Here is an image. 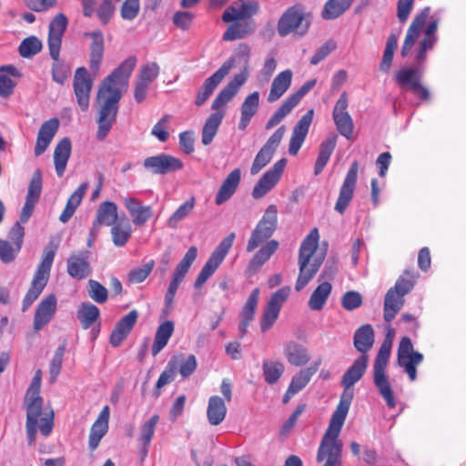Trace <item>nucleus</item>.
<instances>
[{
    "label": "nucleus",
    "mask_w": 466,
    "mask_h": 466,
    "mask_svg": "<svg viewBox=\"0 0 466 466\" xmlns=\"http://www.w3.org/2000/svg\"><path fill=\"white\" fill-rule=\"evenodd\" d=\"M422 69L418 66L414 67H404L400 69L395 76L396 81L399 85L406 87L407 86L412 89V84L414 82H420V75L422 73Z\"/></svg>",
    "instance_id": "54"
},
{
    "label": "nucleus",
    "mask_w": 466,
    "mask_h": 466,
    "mask_svg": "<svg viewBox=\"0 0 466 466\" xmlns=\"http://www.w3.org/2000/svg\"><path fill=\"white\" fill-rule=\"evenodd\" d=\"M259 107V93L254 91L246 96L240 106L238 129L245 130Z\"/></svg>",
    "instance_id": "34"
},
{
    "label": "nucleus",
    "mask_w": 466,
    "mask_h": 466,
    "mask_svg": "<svg viewBox=\"0 0 466 466\" xmlns=\"http://www.w3.org/2000/svg\"><path fill=\"white\" fill-rule=\"evenodd\" d=\"M42 48L40 40L35 36L24 39L19 46V53L23 57H31L36 55Z\"/></svg>",
    "instance_id": "57"
},
{
    "label": "nucleus",
    "mask_w": 466,
    "mask_h": 466,
    "mask_svg": "<svg viewBox=\"0 0 466 466\" xmlns=\"http://www.w3.org/2000/svg\"><path fill=\"white\" fill-rule=\"evenodd\" d=\"M86 38H90L89 52V67L93 73L99 70L101 62L104 57V35L101 30L96 29L84 34Z\"/></svg>",
    "instance_id": "23"
},
{
    "label": "nucleus",
    "mask_w": 466,
    "mask_h": 466,
    "mask_svg": "<svg viewBox=\"0 0 466 466\" xmlns=\"http://www.w3.org/2000/svg\"><path fill=\"white\" fill-rule=\"evenodd\" d=\"M195 200L190 198L180 205L177 210L169 217L167 226L170 228H177L179 222L185 219L194 209Z\"/></svg>",
    "instance_id": "55"
},
{
    "label": "nucleus",
    "mask_w": 466,
    "mask_h": 466,
    "mask_svg": "<svg viewBox=\"0 0 466 466\" xmlns=\"http://www.w3.org/2000/svg\"><path fill=\"white\" fill-rule=\"evenodd\" d=\"M374 340V330L370 324L360 326L353 336L354 347L361 355H367L368 351L372 348Z\"/></svg>",
    "instance_id": "37"
},
{
    "label": "nucleus",
    "mask_w": 466,
    "mask_h": 466,
    "mask_svg": "<svg viewBox=\"0 0 466 466\" xmlns=\"http://www.w3.org/2000/svg\"><path fill=\"white\" fill-rule=\"evenodd\" d=\"M287 165V160L281 158L277 161L255 185L252 190V197L256 199L263 198L268 191H270L279 181L284 168Z\"/></svg>",
    "instance_id": "19"
},
{
    "label": "nucleus",
    "mask_w": 466,
    "mask_h": 466,
    "mask_svg": "<svg viewBox=\"0 0 466 466\" xmlns=\"http://www.w3.org/2000/svg\"><path fill=\"white\" fill-rule=\"evenodd\" d=\"M109 416V407L105 406L91 427L88 441L90 450H96L98 447L101 439L106 433L108 430Z\"/></svg>",
    "instance_id": "32"
},
{
    "label": "nucleus",
    "mask_w": 466,
    "mask_h": 466,
    "mask_svg": "<svg viewBox=\"0 0 466 466\" xmlns=\"http://www.w3.org/2000/svg\"><path fill=\"white\" fill-rule=\"evenodd\" d=\"M313 109L309 110L293 128L292 135L289 140V152L290 155H297L300 149L310 127L313 119Z\"/></svg>",
    "instance_id": "25"
},
{
    "label": "nucleus",
    "mask_w": 466,
    "mask_h": 466,
    "mask_svg": "<svg viewBox=\"0 0 466 466\" xmlns=\"http://www.w3.org/2000/svg\"><path fill=\"white\" fill-rule=\"evenodd\" d=\"M93 87V79L87 69L84 66L76 68L74 76L73 88L80 109L85 112L89 107L90 93Z\"/></svg>",
    "instance_id": "16"
},
{
    "label": "nucleus",
    "mask_w": 466,
    "mask_h": 466,
    "mask_svg": "<svg viewBox=\"0 0 466 466\" xmlns=\"http://www.w3.org/2000/svg\"><path fill=\"white\" fill-rule=\"evenodd\" d=\"M158 74V65L155 62L147 63L141 66L137 81L151 85V83L157 77Z\"/></svg>",
    "instance_id": "64"
},
{
    "label": "nucleus",
    "mask_w": 466,
    "mask_h": 466,
    "mask_svg": "<svg viewBox=\"0 0 466 466\" xmlns=\"http://www.w3.org/2000/svg\"><path fill=\"white\" fill-rule=\"evenodd\" d=\"M117 222V206L111 201L101 203L93 223L100 227L101 225L113 226Z\"/></svg>",
    "instance_id": "44"
},
{
    "label": "nucleus",
    "mask_w": 466,
    "mask_h": 466,
    "mask_svg": "<svg viewBox=\"0 0 466 466\" xmlns=\"http://www.w3.org/2000/svg\"><path fill=\"white\" fill-rule=\"evenodd\" d=\"M292 71L286 69L277 75L273 79L271 87L268 96V101L273 103L279 100L289 88L292 82Z\"/></svg>",
    "instance_id": "36"
},
{
    "label": "nucleus",
    "mask_w": 466,
    "mask_h": 466,
    "mask_svg": "<svg viewBox=\"0 0 466 466\" xmlns=\"http://www.w3.org/2000/svg\"><path fill=\"white\" fill-rule=\"evenodd\" d=\"M390 350L391 341L385 339L380 347L373 365V382L387 405L393 409L396 407V400L389 378L386 375V368L390 356Z\"/></svg>",
    "instance_id": "5"
},
{
    "label": "nucleus",
    "mask_w": 466,
    "mask_h": 466,
    "mask_svg": "<svg viewBox=\"0 0 466 466\" xmlns=\"http://www.w3.org/2000/svg\"><path fill=\"white\" fill-rule=\"evenodd\" d=\"M316 85V80L312 79L303 84L300 88L296 92L289 96L277 109V111L271 116L266 124V129H271L278 124H279L300 102L302 97L313 88Z\"/></svg>",
    "instance_id": "13"
},
{
    "label": "nucleus",
    "mask_w": 466,
    "mask_h": 466,
    "mask_svg": "<svg viewBox=\"0 0 466 466\" xmlns=\"http://www.w3.org/2000/svg\"><path fill=\"white\" fill-rule=\"evenodd\" d=\"M71 154V142L65 137L59 141L54 151V163L56 175L61 177L66 170Z\"/></svg>",
    "instance_id": "41"
},
{
    "label": "nucleus",
    "mask_w": 466,
    "mask_h": 466,
    "mask_svg": "<svg viewBox=\"0 0 466 466\" xmlns=\"http://www.w3.org/2000/svg\"><path fill=\"white\" fill-rule=\"evenodd\" d=\"M285 371V365L279 360H264L262 372L265 381L273 385L279 381Z\"/></svg>",
    "instance_id": "50"
},
{
    "label": "nucleus",
    "mask_w": 466,
    "mask_h": 466,
    "mask_svg": "<svg viewBox=\"0 0 466 466\" xmlns=\"http://www.w3.org/2000/svg\"><path fill=\"white\" fill-rule=\"evenodd\" d=\"M224 116L225 111H215L206 119L201 131V142L204 146H208L212 143Z\"/></svg>",
    "instance_id": "38"
},
{
    "label": "nucleus",
    "mask_w": 466,
    "mask_h": 466,
    "mask_svg": "<svg viewBox=\"0 0 466 466\" xmlns=\"http://www.w3.org/2000/svg\"><path fill=\"white\" fill-rule=\"evenodd\" d=\"M235 238V233L231 232L217 246L195 280L194 287L196 289H198L204 285L207 280L215 273L232 248Z\"/></svg>",
    "instance_id": "7"
},
{
    "label": "nucleus",
    "mask_w": 466,
    "mask_h": 466,
    "mask_svg": "<svg viewBox=\"0 0 466 466\" xmlns=\"http://www.w3.org/2000/svg\"><path fill=\"white\" fill-rule=\"evenodd\" d=\"M58 127L59 121L57 118H51L42 124L38 130L35 147V155L36 157L42 155L46 150L57 132Z\"/></svg>",
    "instance_id": "29"
},
{
    "label": "nucleus",
    "mask_w": 466,
    "mask_h": 466,
    "mask_svg": "<svg viewBox=\"0 0 466 466\" xmlns=\"http://www.w3.org/2000/svg\"><path fill=\"white\" fill-rule=\"evenodd\" d=\"M144 167L155 175H166L183 168V162L171 155L161 153L157 156L146 157Z\"/></svg>",
    "instance_id": "17"
},
{
    "label": "nucleus",
    "mask_w": 466,
    "mask_h": 466,
    "mask_svg": "<svg viewBox=\"0 0 466 466\" xmlns=\"http://www.w3.org/2000/svg\"><path fill=\"white\" fill-rule=\"evenodd\" d=\"M24 405L26 410V436L28 444L32 445L36 439L37 429L44 436H48L54 426L53 412L43 416V398H25Z\"/></svg>",
    "instance_id": "4"
},
{
    "label": "nucleus",
    "mask_w": 466,
    "mask_h": 466,
    "mask_svg": "<svg viewBox=\"0 0 466 466\" xmlns=\"http://www.w3.org/2000/svg\"><path fill=\"white\" fill-rule=\"evenodd\" d=\"M404 297L389 289L385 295L383 317L385 321L390 322L404 305Z\"/></svg>",
    "instance_id": "46"
},
{
    "label": "nucleus",
    "mask_w": 466,
    "mask_h": 466,
    "mask_svg": "<svg viewBox=\"0 0 466 466\" xmlns=\"http://www.w3.org/2000/svg\"><path fill=\"white\" fill-rule=\"evenodd\" d=\"M368 361V355H360L358 357L343 374L341 385L344 388H352L366 372Z\"/></svg>",
    "instance_id": "33"
},
{
    "label": "nucleus",
    "mask_w": 466,
    "mask_h": 466,
    "mask_svg": "<svg viewBox=\"0 0 466 466\" xmlns=\"http://www.w3.org/2000/svg\"><path fill=\"white\" fill-rule=\"evenodd\" d=\"M286 127L284 126L279 127L259 149L250 167V174L252 176L259 173L260 170L270 162L284 137Z\"/></svg>",
    "instance_id": "12"
},
{
    "label": "nucleus",
    "mask_w": 466,
    "mask_h": 466,
    "mask_svg": "<svg viewBox=\"0 0 466 466\" xmlns=\"http://www.w3.org/2000/svg\"><path fill=\"white\" fill-rule=\"evenodd\" d=\"M99 316V309L90 302H82L77 310V318L84 329H89L98 319Z\"/></svg>",
    "instance_id": "49"
},
{
    "label": "nucleus",
    "mask_w": 466,
    "mask_h": 466,
    "mask_svg": "<svg viewBox=\"0 0 466 466\" xmlns=\"http://www.w3.org/2000/svg\"><path fill=\"white\" fill-rule=\"evenodd\" d=\"M66 351L65 345L59 346L52 358V360L50 362L49 366V374H50V382L54 383L58 375L60 374L61 368H62V362H63V357Z\"/></svg>",
    "instance_id": "59"
},
{
    "label": "nucleus",
    "mask_w": 466,
    "mask_h": 466,
    "mask_svg": "<svg viewBox=\"0 0 466 466\" xmlns=\"http://www.w3.org/2000/svg\"><path fill=\"white\" fill-rule=\"evenodd\" d=\"M259 298V289H254L249 297L248 298L242 311H241V319H246L248 320H252L255 316V312L257 309L258 302Z\"/></svg>",
    "instance_id": "60"
},
{
    "label": "nucleus",
    "mask_w": 466,
    "mask_h": 466,
    "mask_svg": "<svg viewBox=\"0 0 466 466\" xmlns=\"http://www.w3.org/2000/svg\"><path fill=\"white\" fill-rule=\"evenodd\" d=\"M177 367H178V361L177 359H171L168 361L166 370L160 374V376L157 381V384H156L157 390L161 389L165 385H167V384L170 383L172 380H174Z\"/></svg>",
    "instance_id": "62"
},
{
    "label": "nucleus",
    "mask_w": 466,
    "mask_h": 466,
    "mask_svg": "<svg viewBox=\"0 0 466 466\" xmlns=\"http://www.w3.org/2000/svg\"><path fill=\"white\" fill-rule=\"evenodd\" d=\"M259 5L256 1L238 0L228 6L222 15L225 23H235L251 18L257 15Z\"/></svg>",
    "instance_id": "20"
},
{
    "label": "nucleus",
    "mask_w": 466,
    "mask_h": 466,
    "mask_svg": "<svg viewBox=\"0 0 466 466\" xmlns=\"http://www.w3.org/2000/svg\"><path fill=\"white\" fill-rule=\"evenodd\" d=\"M154 265V260H150L145 263L142 267L132 269L128 273L129 282L134 284L143 282L153 270Z\"/></svg>",
    "instance_id": "63"
},
{
    "label": "nucleus",
    "mask_w": 466,
    "mask_h": 466,
    "mask_svg": "<svg viewBox=\"0 0 466 466\" xmlns=\"http://www.w3.org/2000/svg\"><path fill=\"white\" fill-rule=\"evenodd\" d=\"M309 27V21L304 13L297 6L289 8L279 18L278 32L280 36H286L290 33L303 35Z\"/></svg>",
    "instance_id": "9"
},
{
    "label": "nucleus",
    "mask_w": 466,
    "mask_h": 466,
    "mask_svg": "<svg viewBox=\"0 0 466 466\" xmlns=\"http://www.w3.org/2000/svg\"><path fill=\"white\" fill-rule=\"evenodd\" d=\"M430 11L431 8L429 6L424 7L422 11L414 17L412 23L407 30L404 43L401 47L400 55L402 57L407 56L413 47L423 25L426 23L427 18L429 17Z\"/></svg>",
    "instance_id": "26"
},
{
    "label": "nucleus",
    "mask_w": 466,
    "mask_h": 466,
    "mask_svg": "<svg viewBox=\"0 0 466 466\" xmlns=\"http://www.w3.org/2000/svg\"><path fill=\"white\" fill-rule=\"evenodd\" d=\"M241 180V171L239 168L233 169L224 179L220 187L218 188L215 203L217 205H222L227 202L237 191L238 185Z\"/></svg>",
    "instance_id": "30"
},
{
    "label": "nucleus",
    "mask_w": 466,
    "mask_h": 466,
    "mask_svg": "<svg viewBox=\"0 0 466 466\" xmlns=\"http://www.w3.org/2000/svg\"><path fill=\"white\" fill-rule=\"evenodd\" d=\"M283 354L287 361L296 367L304 366L310 359L308 349L295 340H289L284 344Z\"/></svg>",
    "instance_id": "31"
},
{
    "label": "nucleus",
    "mask_w": 466,
    "mask_h": 466,
    "mask_svg": "<svg viewBox=\"0 0 466 466\" xmlns=\"http://www.w3.org/2000/svg\"><path fill=\"white\" fill-rule=\"evenodd\" d=\"M319 238V230L314 228L301 243L299 254V274L295 285L297 291L302 290L307 286L324 260V252L316 253Z\"/></svg>",
    "instance_id": "3"
},
{
    "label": "nucleus",
    "mask_w": 466,
    "mask_h": 466,
    "mask_svg": "<svg viewBox=\"0 0 466 466\" xmlns=\"http://www.w3.org/2000/svg\"><path fill=\"white\" fill-rule=\"evenodd\" d=\"M90 253L86 250L77 251L70 255L66 260L67 273L75 279H86L91 273L89 263Z\"/></svg>",
    "instance_id": "24"
},
{
    "label": "nucleus",
    "mask_w": 466,
    "mask_h": 466,
    "mask_svg": "<svg viewBox=\"0 0 466 466\" xmlns=\"http://www.w3.org/2000/svg\"><path fill=\"white\" fill-rule=\"evenodd\" d=\"M88 296L95 302L102 304L107 300V289L98 281L90 279L88 281Z\"/></svg>",
    "instance_id": "61"
},
{
    "label": "nucleus",
    "mask_w": 466,
    "mask_h": 466,
    "mask_svg": "<svg viewBox=\"0 0 466 466\" xmlns=\"http://www.w3.org/2000/svg\"><path fill=\"white\" fill-rule=\"evenodd\" d=\"M158 421L159 416L154 414L141 425L138 441L143 445L145 455L147 453V447L151 443Z\"/></svg>",
    "instance_id": "51"
},
{
    "label": "nucleus",
    "mask_w": 466,
    "mask_h": 466,
    "mask_svg": "<svg viewBox=\"0 0 466 466\" xmlns=\"http://www.w3.org/2000/svg\"><path fill=\"white\" fill-rule=\"evenodd\" d=\"M173 332L174 323L170 320H167L158 326L151 348L153 356H157L166 347Z\"/></svg>",
    "instance_id": "47"
},
{
    "label": "nucleus",
    "mask_w": 466,
    "mask_h": 466,
    "mask_svg": "<svg viewBox=\"0 0 466 466\" xmlns=\"http://www.w3.org/2000/svg\"><path fill=\"white\" fill-rule=\"evenodd\" d=\"M353 0H329L322 11L324 19H335L340 16L351 5Z\"/></svg>",
    "instance_id": "53"
},
{
    "label": "nucleus",
    "mask_w": 466,
    "mask_h": 466,
    "mask_svg": "<svg viewBox=\"0 0 466 466\" xmlns=\"http://www.w3.org/2000/svg\"><path fill=\"white\" fill-rule=\"evenodd\" d=\"M320 364L321 360L319 359L313 361L308 368L299 370L291 378L289 387L299 393L308 385L312 376L318 371Z\"/></svg>",
    "instance_id": "39"
},
{
    "label": "nucleus",
    "mask_w": 466,
    "mask_h": 466,
    "mask_svg": "<svg viewBox=\"0 0 466 466\" xmlns=\"http://www.w3.org/2000/svg\"><path fill=\"white\" fill-rule=\"evenodd\" d=\"M56 248L51 245H48L44 248L41 261L37 266L31 286L23 300V311H25L33 304L46 286L56 256Z\"/></svg>",
    "instance_id": "6"
},
{
    "label": "nucleus",
    "mask_w": 466,
    "mask_h": 466,
    "mask_svg": "<svg viewBox=\"0 0 466 466\" xmlns=\"http://www.w3.org/2000/svg\"><path fill=\"white\" fill-rule=\"evenodd\" d=\"M422 361L423 355L414 350L411 339L408 337H403L398 349V363L404 369L411 381L417 379L416 367Z\"/></svg>",
    "instance_id": "10"
},
{
    "label": "nucleus",
    "mask_w": 466,
    "mask_h": 466,
    "mask_svg": "<svg viewBox=\"0 0 466 466\" xmlns=\"http://www.w3.org/2000/svg\"><path fill=\"white\" fill-rule=\"evenodd\" d=\"M56 310V298L51 294L46 297L37 306L34 317V329L40 330L53 319Z\"/></svg>",
    "instance_id": "28"
},
{
    "label": "nucleus",
    "mask_w": 466,
    "mask_h": 466,
    "mask_svg": "<svg viewBox=\"0 0 466 466\" xmlns=\"http://www.w3.org/2000/svg\"><path fill=\"white\" fill-rule=\"evenodd\" d=\"M336 144L337 136L334 134L329 135L323 142H321L319 145V156L314 166L315 175H319L322 172L336 147Z\"/></svg>",
    "instance_id": "45"
},
{
    "label": "nucleus",
    "mask_w": 466,
    "mask_h": 466,
    "mask_svg": "<svg viewBox=\"0 0 466 466\" xmlns=\"http://www.w3.org/2000/svg\"><path fill=\"white\" fill-rule=\"evenodd\" d=\"M359 163L353 161L346 174L343 183L339 188V197L335 204V210L343 214L351 202L358 179Z\"/></svg>",
    "instance_id": "18"
},
{
    "label": "nucleus",
    "mask_w": 466,
    "mask_h": 466,
    "mask_svg": "<svg viewBox=\"0 0 466 466\" xmlns=\"http://www.w3.org/2000/svg\"><path fill=\"white\" fill-rule=\"evenodd\" d=\"M227 407L222 398L211 396L207 408V418L210 425H219L225 419Z\"/></svg>",
    "instance_id": "43"
},
{
    "label": "nucleus",
    "mask_w": 466,
    "mask_h": 466,
    "mask_svg": "<svg viewBox=\"0 0 466 466\" xmlns=\"http://www.w3.org/2000/svg\"><path fill=\"white\" fill-rule=\"evenodd\" d=\"M137 311L133 309L117 321L110 335V343L113 347H118L126 339L137 323Z\"/></svg>",
    "instance_id": "27"
},
{
    "label": "nucleus",
    "mask_w": 466,
    "mask_h": 466,
    "mask_svg": "<svg viewBox=\"0 0 466 466\" xmlns=\"http://www.w3.org/2000/svg\"><path fill=\"white\" fill-rule=\"evenodd\" d=\"M248 78L247 68L240 74H238L234 78L225 86L217 95L212 102L211 108L214 111H221L220 109L225 106L238 93V89L245 84Z\"/></svg>",
    "instance_id": "22"
},
{
    "label": "nucleus",
    "mask_w": 466,
    "mask_h": 466,
    "mask_svg": "<svg viewBox=\"0 0 466 466\" xmlns=\"http://www.w3.org/2000/svg\"><path fill=\"white\" fill-rule=\"evenodd\" d=\"M21 248L10 241L0 239V260L8 264L15 260Z\"/></svg>",
    "instance_id": "58"
},
{
    "label": "nucleus",
    "mask_w": 466,
    "mask_h": 466,
    "mask_svg": "<svg viewBox=\"0 0 466 466\" xmlns=\"http://www.w3.org/2000/svg\"><path fill=\"white\" fill-rule=\"evenodd\" d=\"M290 294V288L286 286L273 293L264 309L260 321V329L263 332L269 329L279 318L280 309Z\"/></svg>",
    "instance_id": "14"
},
{
    "label": "nucleus",
    "mask_w": 466,
    "mask_h": 466,
    "mask_svg": "<svg viewBox=\"0 0 466 466\" xmlns=\"http://www.w3.org/2000/svg\"><path fill=\"white\" fill-rule=\"evenodd\" d=\"M257 25L253 20H244L232 23L223 34L224 41H235L251 35L256 31Z\"/></svg>",
    "instance_id": "35"
},
{
    "label": "nucleus",
    "mask_w": 466,
    "mask_h": 466,
    "mask_svg": "<svg viewBox=\"0 0 466 466\" xmlns=\"http://www.w3.org/2000/svg\"><path fill=\"white\" fill-rule=\"evenodd\" d=\"M89 184L87 182L82 183L69 197L66 205L59 217L62 223H66L76 212L77 207L80 205Z\"/></svg>",
    "instance_id": "42"
},
{
    "label": "nucleus",
    "mask_w": 466,
    "mask_h": 466,
    "mask_svg": "<svg viewBox=\"0 0 466 466\" xmlns=\"http://www.w3.org/2000/svg\"><path fill=\"white\" fill-rule=\"evenodd\" d=\"M137 58L129 56L124 60L101 83L96 100L98 103L96 138L104 140L116 121L118 104L122 96L121 88L127 86Z\"/></svg>",
    "instance_id": "1"
},
{
    "label": "nucleus",
    "mask_w": 466,
    "mask_h": 466,
    "mask_svg": "<svg viewBox=\"0 0 466 466\" xmlns=\"http://www.w3.org/2000/svg\"><path fill=\"white\" fill-rule=\"evenodd\" d=\"M234 65L235 59L233 57L228 59L213 75L204 81L196 94L195 105L197 106H201L208 100L215 89L233 68Z\"/></svg>",
    "instance_id": "11"
},
{
    "label": "nucleus",
    "mask_w": 466,
    "mask_h": 466,
    "mask_svg": "<svg viewBox=\"0 0 466 466\" xmlns=\"http://www.w3.org/2000/svg\"><path fill=\"white\" fill-rule=\"evenodd\" d=\"M332 290V286L329 282L324 281L320 283L312 292L308 305L311 310H321L326 304Z\"/></svg>",
    "instance_id": "48"
},
{
    "label": "nucleus",
    "mask_w": 466,
    "mask_h": 466,
    "mask_svg": "<svg viewBox=\"0 0 466 466\" xmlns=\"http://www.w3.org/2000/svg\"><path fill=\"white\" fill-rule=\"evenodd\" d=\"M67 26V18L63 14H57L49 25L48 47L50 56L54 60L59 58L62 36Z\"/></svg>",
    "instance_id": "21"
},
{
    "label": "nucleus",
    "mask_w": 466,
    "mask_h": 466,
    "mask_svg": "<svg viewBox=\"0 0 466 466\" xmlns=\"http://www.w3.org/2000/svg\"><path fill=\"white\" fill-rule=\"evenodd\" d=\"M279 247V242L270 240L253 256L248 266L249 273H256L269 259Z\"/></svg>",
    "instance_id": "40"
},
{
    "label": "nucleus",
    "mask_w": 466,
    "mask_h": 466,
    "mask_svg": "<svg viewBox=\"0 0 466 466\" xmlns=\"http://www.w3.org/2000/svg\"><path fill=\"white\" fill-rule=\"evenodd\" d=\"M277 221L278 208L275 205H269L251 233L247 245L248 252H252L272 236L277 228Z\"/></svg>",
    "instance_id": "8"
},
{
    "label": "nucleus",
    "mask_w": 466,
    "mask_h": 466,
    "mask_svg": "<svg viewBox=\"0 0 466 466\" xmlns=\"http://www.w3.org/2000/svg\"><path fill=\"white\" fill-rule=\"evenodd\" d=\"M352 399L351 388H344L339 403L331 416L317 451L316 461L323 462L322 466H342L343 443L339 437Z\"/></svg>",
    "instance_id": "2"
},
{
    "label": "nucleus",
    "mask_w": 466,
    "mask_h": 466,
    "mask_svg": "<svg viewBox=\"0 0 466 466\" xmlns=\"http://www.w3.org/2000/svg\"><path fill=\"white\" fill-rule=\"evenodd\" d=\"M132 228L129 221L117 222L112 226V241L116 247H124L129 240Z\"/></svg>",
    "instance_id": "52"
},
{
    "label": "nucleus",
    "mask_w": 466,
    "mask_h": 466,
    "mask_svg": "<svg viewBox=\"0 0 466 466\" xmlns=\"http://www.w3.org/2000/svg\"><path fill=\"white\" fill-rule=\"evenodd\" d=\"M348 106V95L346 92H343L335 104L332 118L338 132L347 139H350L353 134L354 124L352 117L347 110Z\"/></svg>",
    "instance_id": "15"
},
{
    "label": "nucleus",
    "mask_w": 466,
    "mask_h": 466,
    "mask_svg": "<svg viewBox=\"0 0 466 466\" xmlns=\"http://www.w3.org/2000/svg\"><path fill=\"white\" fill-rule=\"evenodd\" d=\"M415 282V275L410 270H405L404 273L398 278L395 285L390 289L397 292L402 297H405V295L413 289Z\"/></svg>",
    "instance_id": "56"
}]
</instances>
